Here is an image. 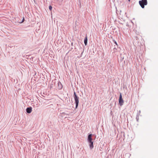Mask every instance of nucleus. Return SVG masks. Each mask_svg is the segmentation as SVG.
I'll list each match as a JSON object with an SVG mask.
<instances>
[{
	"label": "nucleus",
	"instance_id": "nucleus-1",
	"mask_svg": "<svg viewBox=\"0 0 158 158\" xmlns=\"http://www.w3.org/2000/svg\"><path fill=\"white\" fill-rule=\"evenodd\" d=\"M92 134H89L87 139V141L89 143V148L91 149H92L94 148V141L92 140Z\"/></svg>",
	"mask_w": 158,
	"mask_h": 158
},
{
	"label": "nucleus",
	"instance_id": "nucleus-2",
	"mask_svg": "<svg viewBox=\"0 0 158 158\" xmlns=\"http://www.w3.org/2000/svg\"><path fill=\"white\" fill-rule=\"evenodd\" d=\"M73 96L75 101V103L76 104L75 108L77 109L78 106L79 98L75 92H74Z\"/></svg>",
	"mask_w": 158,
	"mask_h": 158
},
{
	"label": "nucleus",
	"instance_id": "nucleus-3",
	"mask_svg": "<svg viewBox=\"0 0 158 158\" xmlns=\"http://www.w3.org/2000/svg\"><path fill=\"white\" fill-rule=\"evenodd\" d=\"M139 4L141 8H144V6L148 4L147 0H141L139 1Z\"/></svg>",
	"mask_w": 158,
	"mask_h": 158
},
{
	"label": "nucleus",
	"instance_id": "nucleus-4",
	"mask_svg": "<svg viewBox=\"0 0 158 158\" xmlns=\"http://www.w3.org/2000/svg\"><path fill=\"white\" fill-rule=\"evenodd\" d=\"M124 101L122 98V96L121 93H120L119 99V103L120 106H122L123 105Z\"/></svg>",
	"mask_w": 158,
	"mask_h": 158
},
{
	"label": "nucleus",
	"instance_id": "nucleus-5",
	"mask_svg": "<svg viewBox=\"0 0 158 158\" xmlns=\"http://www.w3.org/2000/svg\"><path fill=\"white\" fill-rule=\"evenodd\" d=\"M57 88L59 89H61L63 88V85L61 83L60 81H57Z\"/></svg>",
	"mask_w": 158,
	"mask_h": 158
},
{
	"label": "nucleus",
	"instance_id": "nucleus-6",
	"mask_svg": "<svg viewBox=\"0 0 158 158\" xmlns=\"http://www.w3.org/2000/svg\"><path fill=\"white\" fill-rule=\"evenodd\" d=\"M26 111L27 113L28 114L31 113L32 111V107L31 106L27 107L26 109Z\"/></svg>",
	"mask_w": 158,
	"mask_h": 158
},
{
	"label": "nucleus",
	"instance_id": "nucleus-7",
	"mask_svg": "<svg viewBox=\"0 0 158 158\" xmlns=\"http://www.w3.org/2000/svg\"><path fill=\"white\" fill-rule=\"evenodd\" d=\"M139 39L138 37L137 36H135L134 37L133 42L135 44H136V43L138 44L139 43Z\"/></svg>",
	"mask_w": 158,
	"mask_h": 158
},
{
	"label": "nucleus",
	"instance_id": "nucleus-8",
	"mask_svg": "<svg viewBox=\"0 0 158 158\" xmlns=\"http://www.w3.org/2000/svg\"><path fill=\"white\" fill-rule=\"evenodd\" d=\"M87 40H88V39H87V36L86 35L84 40V43L85 45V46H86L87 44Z\"/></svg>",
	"mask_w": 158,
	"mask_h": 158
},
{
	"label": "nucleus",
	"instance_id": "nucleus-9",
	"mask_svg": "<svg viewBox=\"0 0 158 158\" xmlns=\"http://www.w3.org/2000/svg\"><path fill=\"white\" fill-rule=\"evenodd\" d=\"M140 110L139 111V113L138 112L136 116V119L137 122H138L139 120V116L140 115Z\"/></svg>",
	"mask_w": 158,
	"mask_h": 158
},
{
	"label": "nucleus",
	"instance_id": "nucleus-10",
	"mask_svg": "<svg viewBox=\"0 0 158 158\" xmlns=\"http://www.w3.org/2000/svg\"><path fill=\"white\" fill-rule=\"evenodd\" d=\"M124 58V57L123 55L121 54L119 57V59L120 62H121L123 60Z\"/></svg>",
	"mask_w": 158,
	"mask_h": 158
},
{
	"label": "nucleus",
	"instance_id": "nucleus-11",
	"mask_svg": "<svg viewBox=\"0 0 158 158\" xmlns=\"http://www.w3.org/2000/svg\"><path fill=\"white\" fill-rule=\"evenodd\" d=\"M48 8L50 11H51L52 10V7L50 5L49 6Z\"/></svg>",
	"mask_w": 158,
	"mask_h": 158
},
{
	"label": "nucleus",
	"instance_id": "nucleus-12",
	"mask_svg": "<svg viewBox=\"0 0 158 158\" xmlns=\"http://www.w3.org/2000/svg\"><path fill=\"white\" fill-rule=\"evenodd\" d=\"M113 41L117 46H118V44L117 42L114 40H113Z\"/></svg>",
	"mask_w": 158,
	"mask_h": 158
},
{
	"label": "nucleus",
	"instance_id": "nucleus-13",
	"mask_svg": "<svg viewBox=\"0 0 158 158\" xmlns=\"http://www.w3.org/2000/svg\"><path fill=\"white\" fill-rule=\"evenodd\" d=\"M117 49L115 47H114V49L113 50L114 52H116V51H117Z\"/></svg>",
	"mask_w": 158,
	"mask_h": 158
},
{
	"label": "nucleus",
	"instance_id": "nucleus-14",
	"mask_svg": "<svg viewBox=\"0 0 158 158\" xmlns=\"http://www.w3.org/2000/svg\"><path fill=\"white\" fill-rule=\"evenodd\" d=\"M52 84H53V85H54V86H55L56 84V81H52Z\"/></svg>",
	"mask_w": 158,
	"mask_h": 158
},
{
	"label": "nucleus",
	"instance_id": "nucleus-15",
	"mask_svg": "<svg viewBox=\"0 0 158 158\" xmlns=\"http://www.w3.org/2000/svg\"><path fill=\"white\" fill-rule=\"evenodd\" d=\"M24 21H25L24 18V17H23V19L22 20V21L21 22H20V23H23V22H24Z\"/></svg>",
	"mask_w": 158,
	"mask_h": 158
},
{
	"label": "nucleus",
	"instance_id": "nucleus-16",
	"mask_svg": "<svg viewBox=\"0 0 158 158\" xmlns=\"http://www.w3.org/2000/svg\"><path fill=\"white\" fill-rule=\"evenodd\" d=\"M53 84H52L50 86V89H51L53 87Z\"/></svg>",
	"mask_w": 158,
	"mask_h": 158
},
{
	"label": "nucleus",
	"instance_id": "nucleus-17",
	"mask_svg": "<svg viewBox=\"0 0 158 158\" xmlns=\"http://www.w3.org/2000/svg\"><path fill=\"white\" fill-rule=\"evenodd\" d=\"M71 46H73V43H71Z\"/></svg>",
	"mask_w": 158,
	"mask_h": 158
},
{
	"label": "nucleus",
	"instance_id": "nucleus-18",
	"mask_svg": "<svg viewBox=\"0 0 158 158\" xmlns=\"http://www.w3.org/2000/svg\"><path fill=\"white\" fill-rule=\"evenodd\" d=\"M83 52H81V55H82V54H83Z\"/></svg>",
	"mask_w": 158,
	"mask_h": 158
},
{
	"label": "nucleus",
	"instance_id": "nucleus-19",
	"mask_svg": "<svg viewBox=\"0 0 158 158\" xmlns=\"http://www.w3.org/2000/svg\"><path fill=\"white\" fill-rule=\"evenodd\" d=\"M129 1H130V0H128Z\"/></svg>",
	"mask_w": 158,
	"mask_h": 158
}]
</instances>
